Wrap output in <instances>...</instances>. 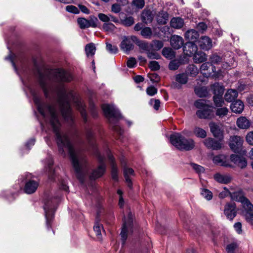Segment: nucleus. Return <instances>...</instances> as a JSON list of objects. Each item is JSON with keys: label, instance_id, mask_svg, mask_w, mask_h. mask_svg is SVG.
Wrapping results in <instances>:
<instances>
[{"label": "nucleus", "instance_id": "1", "mask_svg": "<svg viewBox=\"0 0 253 253\" xmlns=\"http://www.w3.org/2000/svg\"><path fill=\"white\" fill-rule=\"evenodd\" d=\"M53 80L59 84L56 87L57 98V103L59 109L64 120L73 127L77 137L79 136V132L75 127L74 120L69 99V94L63 82H69L73 79L72 76L62 69H57L53 72Z\"/></svg>", "mask_w": 253, "mask_h": 253}, {"label": "nucleus", "instance_id": "2", "mask_svg": "<svg viewBox=\"0 0 253 253\" xmlns=\"http://www.w3.org/2000/svg\"><path fill=\"white\" fill-rule=\"evenodd\" d=\"M29 89L38 111L45 121H49L52 127L57 142H70L68 136H63V134L60 130L61 124L59 120L56 107L42 101L36 91L31 88Z\"/></svg>", "mask_w": 253, "mask_h": 253}, {"label": "nucleus", "instance_id": "3", "mask_svg": "<svg viewBox=\"0 0 253 253\" xmlns=\"http://www.w3.org/2000/svg\"><path fill=\"white\" fill-rule=\"evenodd\" d=\"M75 143H58L60 154L65 156L69 154L72 165L77 178L82 182L88 172V166L84 150Z\"/></svg>", "mask_w": 253, "mask_h": 253}, {"label": "nucleus", "instance_id": "4", "mask_svg": "<svg viewBox=\"0 0 253 253\" xmlns=\"http://www.w3.org/2000/svg\"><path fill=\"white\" fill-rule=\"evenodd\" d=\"M101 108L106 117L108 118L112 129L121 135L124 130L118 125V121L123 118L120 111L114 105L103 104Z\"/></svg>", "mask_w": 253, "mask_h": 253}, {"label": "nucleus", "instance_id": "5", "mask_svg": "<svg viewBox=\"0 0 253 253\" xmlns=\"http://www.w3.org/2000/svg\"><path fill=\"white\" fill-rule=\"evenodd\" d=\"M44 201L43 209L46 218V227L48 229L51 227V221L54 217V213L57 205L60 200L59 196H53L52 195L46 194Z\"/></svg>", "mask_w": 253, "mask_h": 253}, {"label": "nucleus", "instance_id": "6", "mask_svg": "<svg viewBox=\"0 0 253 253\" xmlns=\"http://www.w3.org/2000/svg\"><path fill=\"white\" fill-rule=\"evenodd\" d=\"M231 198L242 203L246 211L245 216L248 222L253 224V205L245 197L241 191L234 192L230 193Z\"/></svg>", "mask_w": 253, "mask_h": 253}, {"label": "nucleus", "instance_id": "7", "mask_svg": "<svg viewBox=\"0 0 253 253\" xmlns=\"http://www.w3.org/2000/svg\"><path fill=\"white\" fill-rule=\"evenodd\" d=\"M207 100L200 99L194 102L195 106L198 109L196 111V115L201 119H211L213 117L212 106L206 103Z\"/></svg>", "mask_w": 253, "mask_h": 253}, {"label": "nucleus", "instance_id": "8", "mask_svg": "<svg viewBox=\"0 0 253 253\" xmlns=\"http://www.w3.org/2000/svg\"><path fill=\"white\" fill-rule=\"evenodd\" d=\"M94 154L97 157L100 164L99 166L92 171L91 174L90 175V178L92 179H95L103 175L106 168V164L104 163V156H102L97 149H95Z\"/></svg>", "mask_w": 253, "mask_h": 253}, {"label": "nucleus", "instance_id": "9", "mask_svg": "<svg viewBox=\"0 0 253 253\" xmlns=\"http://www.w3.org/2000/svg\"><path fill=\"white\" fill-rule=\"evenodd\" d=\"M132 223L133 215L130 212L128 215L127 219L124 217V223L120 233L123 245L125 244L127 237V232L129 230H131L132 227Z\"/></svg>", "mask_w": 253, "mask_h": 253}, {"label": "nucleus", "instance_id": "10", "mask_svg": "<svg viewBox=\"0 0 253 253\" xmlns=\"http://www.w3.org/2000/svg\"><path fill=\"white\" fill-rule=\"evenodd\" d=\"M136 40V37L135 36H124L120 44L121 49L125 53L128 54L133 49V43L135 42Z\"/></svg>", "mask_w": 253, "mask_h": 253}, {"label": "nucleus", "instance_id": "11", "mask_svg": "<svg viewBox=\"0 0 253 253\" xmlns=\"http://www.w3.org/2000/svg\"><path fill=\"white\" fill-rule=\"evenodd\" d=\"M211 132L213 136L219 141H221L224 137V130L221 125L214 122L209 123Z\"/></svg>", "mask_w": 253, "mask_h": 253}, {"label": "nucleus", "instance_id": "12", "mask_svg": "<svg viewBox=\"0 0 253 253\" xmlns=\"http://www.w3.org/2000/svg\"><path fill=\"white\" fill-rule=\"evenodd\" d=\"M31 174H26V178L27 181L25 182L24 188V192L28 194H33L36 192L39 186V183L34 180L29 179Z\"/></svg>", "mask_w": 253, "mask_h": 253}, {"label": "nucleus", "instance_id": "13", "mask_svg": "<svg viewBox=\"0 0 253 253\" xmlns=\"http://www.w3.org/2000/svg\"><path fill=\"white\" fill-rule=\"evenodd\" d=\"M200 71L204 77L208 78L210 76L214 75V74H212L215 73L216 68L215 66H212L209 62H207L201 65Z\"/></svg>", "mask_w": 253, "mask_h": 253}, {"label": "nucleus", "instance_id": "14", "mask_svg": "<svg viewBox=\"0 0 253 253\" xmlns=\"http://www.w3.org/2000/svg\"><path fill=\"white\" fill-rule=\"evenodd\" d=\"M107 155L111 166V176L112 179L117 181L118 180V169L115 162V158L111 153L108 151Z\"/></svg>", "mask_w": 253, "mask_h": 253}, {"label": "nucleus", "instance_id": "15", "mask_svg": "<svg viewBox=\"0 0 253 253\" xmlns=\"http://www.w3.org/2000/svg\"><path fill=\"white\" fill-rule=\"evenodd\" d=\"M224 213L228 219L232 220L236 216L237 213L235 204L234 203H227L225 206Z\"/></svg>", "mask_w": 253, "mask_h": 253}, {"label": "nucleus", "instance_id": "16", "mask_svg": "<svg viewBox=\"0 0 253 253\" xmlns=\"http://www.w3.org/2000/svg\"><path fill=\"white\" fill-rule=\"evenodd\" d=\"M183 50L184 53L188 56H191L197 50V46L193 42H186L183 45Z\"/></svg>", "mask_w": 253, "mask_h": 253}, {"label": "nucleus", "instance_id": "17", "mask_svg": "<svg viewBox=\"0 0 253 253\" xmlns=\"http://www.w3.org/2000/svg\"><path fill=\"white\" fill-rule=\"evenodd\" d=\"M230 160L241 169L246 168L247 165V162L246 158L238 155L232 154L230 156Z\"/></svg>", "mask_w": 253, "mask_h": 253}, {"label": "nucleus", "instance_id": "18", "mask_svg": "<svg viewBox=\"0 0 253 253\" xmlns=\"http://www.w3.org/2000/svg\"><path fill=\"white\" fill-rule=\"evenodd\" d=\"M198 45L203 50H209L212 47L211 40L208 37H202L198 42Z\"/></svg>", "mask_w": 253, "mask_h": 253}, {"label": "nucleus", "instance_id": "19", "mask_svg": "<svg viewBox=\"0 0 253 253\" xmlns=\"http://www.w3.org/2000/svg\"><path fill=\"white\" fill-rule=\"evenodd\" d=\"M236 125L240 129H248L251 126V122L246 117L241 116L237 119Z\"/></svg>", "mask_w": 253, "mask_h": 253}, {"label": "nucleus", "instance_id": "20", "mask_svg": "<svg viewBox=\"0 0 253 253\" xmlns=\"http://www.w3.org/2000/svg\"><path fill=\"white\" fill-rule=\"evenodd\" d=\"M183 39L179 36L173 35L170 39V44L175 49L180 48L183 45Z\"/></svg>", "mask_w": 253, "mask_h": 253}, {"label": "nucleus", "instance_id": "21", "mask_svg": "<svg viewBox=\"0 0 253 253\" xmlns=\"http://www.w3.org/2000/svg\"><path fill=\"white\" fill-rule=\"evenodd\" d=\"M232 111L235 113H241L244 109V104L240 100L233 101L230 106Z\"/></svg>", "mask_w": 253, "mask_h": 253}, {"label": "nucleus", "instance_id": "22", "mask_svg": "<svg viewBox=\"0 0 253 253\" xmlns=\"http://www.w3.org/2000/svg\"><path fill=\"white\" fill-rule=\"evenodd\" d=\"M124 174L126 182L127 184V186L130 188L132 187V183L130 178V176L134 175V171L131 168H129L125 167L124 168Z\"/></svg>", "mask_w": 253, "mask_h": 253}, {"label": "nucleus", "instance_id": "23", "mask_svg": "<svg viewBox=\"0 0 253 253\" xmlns=\"http://www.w3.org/2000/svg\"><path fill=\"white\" fill-rule=\"evenodd\" d=\"M213 162L214 164L220 166L226 167H231L227 160V157L225 155H220L215 156L213 159Z\"/></svg>", "mask_w": 253, "mask_h": 253}, {"label": "nucleus", "instance_id": "24", "mask_svg": "<svg viewBox=\"0 0 253 253\" xmlns=\"http://www.w3.org/2000/svg\"><path fill=\"white\" fill-rule=\"evenodd\" d=\"M199 35L197 31L194 29L188 30L185 33V38L188 40V42L195 43L198 39Z\"/></svg>", "mask_w": 253, "mask_h": 253}, {"label": "nucleus", "instance_id": "25", "mask_svg": "<svg viewBox=\"0 0 253 253\" xmlns=\"http://www.w3.org/2000/svg\"><path fill=\"white\" fill-rule=\"evenodd\" d=\"M46 77L42 73H39V82L40 86L42 88L46 97L48 94V88Z\"/></svg>", "mask_w": 253, "mask_h": 253}, {"label": "nucleus", "instance_id": "26", "mask_svg": "<svg viewBox=\"0 0 253 253\" xmlns=\"http://www.w3.org/2000/svg\"><path fill=\"white\" fill-rule=\"evenodd\" d=\"M153 18V14L150 10H144L141 14V20L145 24L151 23Z\"/></svg>", "mask_w": 253, "mask_h": 253}, {"label": "nucleus", "instance_id": "27", "mask_svg": "<svg viewBox=\"0 0 253 253\" xmlns=\"http://www.w3.org/2000/svg\"><path fill=\"white\" fill-rule=\"evenodd\" d=\"M173 147L179 151H189L194 147V143H171Z\"/></svg>", "mask_w": 253, "mask_h": 253}, {"label": "nucleus", "instance_id": "28", "mask_svg": "<svg viewBox=\"0 0 253 253\" xmlns=\"http://www.w3.org/2000/svg\"><path fill=\"white\" fill-rule=\"evenodd\" d=\"M168 18L169 14L164 10L159 12L156 17L158 23L161 25L166 24L168 21Z\"/></svg>", "mask_w": 253, "mask_h": 253}, {"label": "nucleus", "instance_id": "29", "mask_svg": "<svg viewBox=\"0 0 253 253\" xmlns=\"http://www.w3.org/2000/svg\"><path fill=\"white\" fill-rule=\"evenodd\" d=\"M211 88L214 94L213 96H222L224 91V88L223 85L216 83L211 85Z\"/></svg>", "mask_w": 253, "mask_h": 253}, {"label": "nucleus", "instance_id": "30", "mask_svg": "<svg viewBox=\"0 0 253 253\" xmlns=\"http://www.w3.org/2000/svg\"><path fill=\"white\" fill-rule=\"evenodd\" d=\"M193 60L195 63H200L207 60L206 54L202 51H196L193 54Z\"/></svg>", "mask_w": 253, "mask_h": 253}, {"label": "nucleus", "instance_id": "31", "mask_svg": "<svg viewBox=\"0 0 253 253\" xmlns=\"http://www.w3.org/2000/svg\"><path fill=\"white\" fill-rule=\"evenodd\" d=\"M238 94L236 89H228L224 95L225 100L228 102H232L238 97Z\"/></svg>", "mask_w": 253, "mask_h": 253}, {"label": "nucleus", "instance_id": "32", "mask_svg": "<svg viewBox=\"0 0 253 253\" xmlns=\"http://www.w3.org/2000/svg\"><path fill=\"white\" fill-rule=\"evenodd\" d=\"M170 24L171 27L179 29L183 27L184 21L180 17H173L170 20Z\"/></svg>", "mask_w": 253, "mask_h": 253}, {"label": "nucleus", "instance_id": "33", "mask_svg": "<svg viewBox=\"0 0 253 253\" xmlns=\"http://www.w3.org/2000/svg\"><path fill=\"white\" fill-rule=\"evenodd\" d=\"M185 137L179 132H173L169 136L170 142H185Z\"/></svg>", "mask_w": 253, "mask_h": 253}, {"label": "nucleus", "instance_id": "34", "mask_svg": "<svg viewBox=\"0 0 253 253\" xmlns=\"http://www.w3.org/2000/svg\"><path fill=\"white\" fill-rule=\"evenodd\" d=\"M231 149L235 153H238L241 154H245L246 151L243 150V143H229Z\"/></svg>", "mask_w": 253, "mask_h": 253}, {"label": "nucleus", "instance_id": "35", "mask_svg": "<svg viewBox=\"0 0 253 253\" xmlns=\"http://www.w3.org/2000/svg\"><path fill=\"white\" fill-rule=\"evenodd\" d=\"M188 76L185 73L178 74L175 76L176 82L180 84H186L188 82Z\"/></svg>", "mask_w": 253, "mask_h": 253}, {"label": "nucleus", "instance_id": "36", "mask_svg": "<svg viewBox=\"0 0 253 253\" xmlns=\"http://www.w3.org/2000/svg\"><path fill=\"white\" fill-rule=\"evenodd\" d=\"M135 43L139 46L140 49L143 51L147 52L151 49L150 44H149L145 41L139 40L137 37L136 40L135 41Z\"/></svg>", "mask_w": 253, "mask_h": 253}, {"label": "nucleus", "instance_id": "37", "mask_svg": "<svg viewBox=\"0 0 253 253\" xmlns=\"http://www.w3.org/2000/svg\"><path fill=\"white\" fill-rule=\"evenodd\" d=\"M199 70L198 68L194 64H191L187 66L186 68L185 73L187 76L191 77H195L198 73Z\"/></svg>", "mask_w": 253, "mask_h": 253}, {"label": "nucleus", "instance_id": "38", "mask_svg": "<svg viewBox=\"0 0 253 253\" xmlns=\"http://www.w3.org/2000/svg\"><path fill=\"white\" fill-rule=\"evenodd\" d=\"M196 94L199 97H206L208 95V91L205 86L196 87L194 89Z\"/></svg>", "mask_w": 253, "mask_h": 253}, {"label": "nucleus", "instance_id": "39", "mask_svg": "<svg viewBox=\"0 0 253 253\" xmlns=\"http://www.w3.org/2000/svg\"><path fill=\"white\" fill-rule=\"evenodd\" d=\"M214 178L216 181L221 183H228L231 180V178L227 175H222L219 173H216L214 175Z\"/></svg>", "mask_w": 253, "mask_h": 253}, {"label": "nucleus", "instance_id": "40", "mask_svg": "<svg viewBox=\"0 0 253 253\" xmlns=\"http://www.w3.org/2000/svg\"><path fill=\"white\" fill-rule=\"evenodd\" d=\"M96 47L93 43L87 44L85 47V51L87 56H93L95 54Z\"/></svg>", "mask_w": 253, "mask_h": 253}, {"label": "nucleus", "instance_id": "41", "mask_svg": "<svg viewBox=\"0 0 253 253\" xmlns=\"http://www.w3.org/2000/svg\"><path fill=\"white\" fill-rule=\"evenodd\" d=\"M163 55L167 58L171 59L175 57V53L169 47H164L162 50Z\"/></svg>", "mask_w": 253, "mask_h": 253}, {"label": "nucleus", "instance_id": "42", "mask_svg": "<svg viewBox=\"0 0 253 253\" xmlns=\"http://www.w3.org/2000/svg\"><path fill=\"white\" fill-rule=\"evenodd\" d=\"M53 161L51 157H49L47 160L46 165L48 167V176L49 178L51 180L53 179V175L54 174V171L52 168V166L53 165Z\"/></svg>", "mask_w": 253, "mask_h": 253}, {"label": "nucleus", "instance_id": "43", "mask_svg": "<svg viewBox=\"0 0 253 253\" xmlns=\"http://www.w3.org/2000/svg\"><path fill=\"white\" fill-rule=\"evenodd\" d=\"M194 134L198 137L204 138L207 136L206 131L199 127H195L193 129Z\"/></svg>", "mask_w": 253, "mask_h": 253}, {"label": "nucleus", "instance_id": "44", "mask_svg": "<svg viewBox=\"0 0 253 253\" xmlns=\"http://www.w3.org/2000/svg\"><path fill=\"white\" fill-rule=\"evenodd\" d=\"M77 23L81 29H84L89 27L88 20L84 18H78Z\"/></svg>", "mask_w": 253, "mask_h": 253}, {"label": "nucleus", "instance_id": "45", "mask_svg": "<svg viewBox=\"0 0 253 253\" xmlns=\"http://www.w3.org/2000/svg\"><path fill=\"white\" fill-rule=\"evenodd\" d=\"M163 42L161 41L155 40L153 41L150 44L151 49L153 50L158 51L163 47Z\"/></svg>", "mask_w": 253, "mask_h": 253}, {"label": "nucleus", "instance_id": "46", "mask_svg": "<svg viewBox=\"0 0 253 253\" xmlns=\"http://www.w3.org/2000/svg\"><path fill=\"white\" fill-rule=\"evenodd\" d=\"M213 100L216 108L223 107L224 105V101L222 96H213Z\"/></svg>", "mask_w": 253, "mask_h": 253}, {"label": "nucleus", "instance_id": "47", "mask_svg": "<svg viewBox=\"0 0 253 253\" xmlns=\"http://www.w3.org/2000/svg\"><path fill=\"white\" fill-rule=\"evenodd\" d=\"M229 110L225 107L218 108L215 112V115L222 118L227 115Z\"/></svg>", "mask_w": 253, "mask_h": 253}, {"label": "nucleus", "instance_id": "48", "mask_svg": "<svg viewBox=\"0 0 253 253\" xmlns=\"http://www.w3.org/2000/svg\"><path fill=\"white\" fill-rule=\"evenodd\" d=\"M209 60L211 65L219 64L221 62L222 58L217 53H213L210 56Z\"/></svg>", "mask_w": 253, "mask_h": 253}, {"label": "nucleus", "instance_id": "49", "mask_svg": "<svg viewBox=\"0 0 253 253\" xmlns=\"http://www.w3.org/2000/svg\"><path fill=\"white\" fill-rule=\"evenodd\" d=\"M141 35L144 38L150 39L152 35V31L151 29L148 27H144L141 31Z\"/></svg>", "mask_w": 253, "mask_h": 253}, {"label": "nucleus", "instance_id": "50", "mask_svg": "<svg viewBox=\"0 0 253 253\" xmlns=\"http://www.w3.org/2000/svg\"><path fill=\"white\" fill-rule=\"evenodd\" d=\"M201 195L207 200L210 201L212 198V193L209 190L206 188H202L201 190Z\"/></svg>", "mask_w": 253, "mask_h": 253}, {"label": "nucleus", "instance_id": "51", "mask_svg": "<svg viewBox=\"0 0 253 253\" xmlns=\"http://www.w3.org/2000/svg\"><path fill=\"white\" fill-rule=\"evenodd\" d=\"M190 165L193 169L198 174H200L204 172L205 169L203 167L193 163H190Z\"/></svg>", "mask_w": 253, "mask_h": 253}, {"label": "nucleus", "instance_id": "52", "mask_svg": "<svg viewBox=\"0 0 253 253\" xmlns=\"http://www.w3.org/2000/svg\"><path fill=\"white\" fill-rule=\"evenodd\" d=\"M94 232L98 239L101 238V230H103L102 226L98 222L95 223L93 227Z\"/></svg>", "mask_w": 253, "mask_h": 253}, {"label": "nucleus", "instance_id": "53", "mask_svg": "<svg viewBox=\"0 0 253 253\" xmlns=\"http://www.w3.org/2000/svg\"><path fill=\"white\" fill-rule=\"evenodd\" d=\"M156 50L150 49L146 52L147 56L150 59H159L161 58V55L156 52Z\"/></svg>", "mask_w": 253, "mask_h": 253}, {"label": "nucleus", "instance_id": "54", "mask_svg": "<svg viewBox=\"0 0 253 253\" xmlns=\"http://www.w3.org/2000/svg\"><path fill=\"white\" fill-rule=\"evenodd\" d=\"M106 50L111 54H116L118 48L116 45H112L111 43L106 42Z\"/></svg>", "mask_w": 253, "mask_h": 253}, {"label": "nucleus", "instance_id": "55", "mask_svg": "<svg viewBox=\"0 0 253 253\" xmlns=\"http://www.w3.org/2000/svg\"><path fill=\"white\" fill-rule=\"evenodd\" d=\"M180 64L179 61L177 60H171L169 64V68L170 70H176L179 68Z\"/></svg>", "mask_w": 253, "mask_h": 253}, {"label": "nucleus", "instance_id": "56", "mask_svg": "<svg viewBox=\"0 0 253 253\" xmlns=\"http://www.w3.org/2000/svg\"><path fill=\"white\" fill-rule=\"evenodd\" d=\"M78 105L80 106V111L82 115V117L84 120V123H86L87 122V114L85 108L84 106L81 102H79L78 103Z\"/></svg>", "mask_w": 253, "mask_h": 253}, {"label": "nucleus", "instance_id": "57", "mask_svg": "<svg viewBox=\"0 0 253 253\" xmlns=\"http://www.w3.org/2000/svg\"><path fill=\"white\" fill-rule=\"evenodd\" d=\"M149 67L152 71H158L160 68L159 63L156 61H151L149 62Z\"/></svg>", "mask_w": 253, "mask_h": 253}, {"label": "nucleus", "instance_id": "58", "mask_svg": "<svg viewBox=\"0 0 253 253\" xmlns=\"http://www.w3.org/2000/svg\"><path fill=\"white\" fill-rule=\"evenodd\" d=\"M160 101L159 99H151L149 101V104L153 106V108L156 110H158L160 106Z\"/></svg>", "mask_w": 253, "mask_h": 253}, {"label": "nucleus", "instance_id": "59", "mask_svg": "<svg viewBox=\"0 0 253 253\" xmlns=\"http://www.w3.org/2000/svg\"><path fill=\"white\" fill-rule=\"evenodd\" d=\"M134 22V19L131 16L126 17L122 21V23L124 25L128 27L133 25Z\"/></svg>", "mask_w": 253, "mask_h": 253}, {"label": "nucleus", "instance_id": "60", "mask_svg": "<svg viewBox=\"0 0 253 253\" xmlns=\"http://www.w3.org/2000/svg\"><path fill=\"white\" fill-rule=\"evenodd\" d=\"M66 10L68 12L74 14H79L80 13V10L78 9V8L75 6L72 5H67L66 7Z\"/></svg>", "mask_w": 253, "mask_h": 253}, {"label": "nucleus", "instance_id": "61", "mask_svg": "<svg viewBox=\"0 0 253 253\" xmlns=\"http://www.w3.org/2000/svg\"><path fill=\"white\" fill-rule=\"evenodd\" d=\"M238 247V245L236 243H232L227 245L226 250L228 253H234V251Z\"/></svg>", "mask_w": 253, "mask_h": 253}, {"label": "nucleus", "instance_id": "62", "mask_svg": "<svg viewBox=\"0 0 253 253\" xmlns=\"http://www.w3.org/2000/svg\"><path fill=\"white\" fill-rule=\"evenodd\" d=\"M147 94L149 96H153L157 93V89L154 86L151 85L146 89Z\"/></svg>", "mask_w": 253, "mask_h": 253}, {"label": "nucleus", "instance_id": "63", "mask_svg": "<svg viewBox=\"0 0 253 253\" xmlns=\"http://www.w3.org/2000/svg\"><path fill=\"white\" fill-rule=\"evenodd\" d=\"M206 147L208 148H211L213 150H219L220 149L222 146V143H205Z\"/></svg>", "mask_w": 253, "mask_h": 253}, {"label": "nucleus", "instance_id": "64", "mask_svg": "<svg viewBox=\"0 0 253 253\" xmlns=\"http://www.w3.org/2000/svg\"><path fill=\"white\" fill-rule=\"evenodd\" d=\"M89 27L95 28L97 27V23L98 20L97 18L94 16L90 17V19L88 20Z\"/></svg>", "mask_w": 253, "mask_h": 253}]
</instances>
